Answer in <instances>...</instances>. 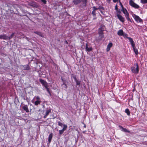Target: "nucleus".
Segmentation results:
<instances>
[{
	"label": "nucleus",
	"instance_id": "obj_20",
	"mask_svg": "<svg viewBox=\"0 0 147 147\" xmlns=\"http://www.w3.org/2000/svg\"><path fill=\"white\" fill-rule=\"evenodd\" d=\"M121 130L124 132H127L128 133H130V131L128 130L127 129L125 128H124L122 127H121Z\"/></svg>",
	"mask_w": 147,
	"mask_h": 147
},
{
	"label": "nucleus",
	"instance_id": "obj_36",
	"mask_svg": "<svg viewBox=\"0 0 147 147\" xmlns=\"http://www.w3.org/2000/svg\"><path fill=\"white\" fill-rule=\"evenodd\" d=\"M41 1L45 4L47 3V1L46 0H41Z\"/></svg>",
	"mask_w": 147,
	"mask_h": 147
},
{
	"label": "nucleus",
	"instance_id": "obj_43",
	"mask_svg": "<svg viewBox=\"0 0 147 147\" xmlns=\"http://www.w3.org/2000/svg\"><path fill=\"white\" fill-rule=\"evenodd\" d=\"M73 77L74 79L75 80V81H76V80H77L76 76H74Z\"/></svg>",
	"mask_w": 147,
	"mask_h": 147
},
{
	"label": "nucleus",
	"instance_id": "obj_38",
	"mask_svg": "<svg viewBox=\"0 0 147 147\" xmlns=\"http://www.w3.org/2000/svg\"><path fill=\"white\" fill-rule=\"evenodd\" d=\"M113 1L114 3L118 2L120 1V0H113Z\"/></svg>",
	"mask_w": 147,
	"mask_h": 147
},
{
	"label": "nucleus",
	"instance_id": "obj_39",
	"mask_svg": "<svg viewBox=\"0 0 147 147\" xmlns=\"http://www.w3.org/2000/svg\"><path fill=\"white\" fill-rule=\"evenodd\" d=\"M98 9H104V8L102 7L101 6H99V7L98 8Z\"/></svg>",
	"mask_w": 147,
	"mask_h": 147
},
{
	"label": "nucleus",
	"instance_id": "obj_12",
	"mask_svg": "<svg viewBox=\"0 0 147 147\" xmlns=\"http://www.w3.org/2000/svg\"><path fill=\"white\" fill-rule=\"evenodd\" d=\"M113 45V44L112 43L110 42L109 43L108 45L107 46V51H110V48L112 47Z\"/></svg>",
	"mask_w": 147,
	"mask_h": 147
},
{
	"label": "nucleus",
	"instance_id": "obj_24",
	"mask_svg": "<svg viewBox=\"0 0 147 147\" xmlns=\"http://www.w3.org/2000/svg\"><path fill=\"white\" fill-rule=\"evenodd\" d=\"M8 36H6L5 35H1V38H3L5 40H8Z\"/></svg>",
	"mask_w": 147,
	"mask_h": 147
},
{
	"label": "nucleus",
	"instance_id": "obj_2",
	"mask_svg": "<svg viewBox=\"0 0 147 147\" xmlns=\"http://www.w3.org/2000/svg\"><path fill=\"white\" fill-rule=\"evenodd\" d=\"M132 16L137 22L140 23H142L143 22L142 20L138 16H137L135 14H134L132 15Z\"/></svg>",
	"mask_w": 147,
	"mask_h": 147
},
{
	"label": "nucleus",
	"instance_id": "obj_11",
	"mask_svg": "<svg viewBox=\"0 0 147 147\" xmlns=\"http://www.w3.org/2000/svg\"><path fill=\"white\" fill-rule=\"evenodd\" d=\"M72 1L74 4L77 5L80 3L82 0H72Z\"/></svg>",
	"mask_w": 147,
	"mask_h": 147
},
{
	"label": "nucleus",
	"instance_id": "obj_13",
	"mask_svg": "<svg viewBox=\"0 0 147 147\" xmlns=\"http://www.w3.org/2000/svg\"><path fill=\"white\" fill-rule=\"evenodd\" d=\"M123 36L124 37V38H126L128 39L129 40V41L131 42V41H131V40L132 41H133V39L132 38H130V37H128L127 36H128V35L127 34H123Z\"/></svg>",
	"mask_w": 147,
	"mask_h": 147
},
{
	"label": "nucleus",
	"instance_id": "obj_45",
	"mask_svg": "<svg viewBox=\"0 0 147 147\" xmlns=\"http://www.w3.org/2000/svg\"><path fill=\"white\" fill-rule=\"evenodd\" d=\"M65 43H66L67 44H68V42H67V40H65Z\"/></svg>",
	"mask_w": 147,
	"mask_h": 147
},
{
	"label": "nucleus",
	"instance_id": "obj_41",
	"mask_svg": "<svg viewBox=\"0 0 147 147\" xmlns=\"http://www.w3.org/2000/svg\"><path fill=\"white\" fill-rule=\"evenodd\" d=\"M37 100H40V98L39 96H37L36 97Z\"/></svg>",
	"mask_w": 147,
	"mask_h": 147
},
{
	"label": "nucleus",
	"instance_id": "obj_35",
	"mask_svg": "<svg viewBox=\"0 0 147 147\" xmlns=\"http://www.w3.org/2000/svg\"><path fill=\"white\" fill-rule=\"evenodd\" d=\"M125 16L126 19L127 18H129V13H127V14H126L125 15Z\"/></svg>",
	"mask_w": 147,
	"mask_h": 147
},
{
	"label": "nucleus",
	"instance_id": "obj_10",
	"mask_svg": "<svg viewBox=\"0 0 147 147\" xmlns=\"http://www.w3.org/2000/svg\"><path fill=\"white\" fill-rule=\"evenodd\" d=\"M51 109H49L48 110H47L46 111V113L45 115H44L43 117L44 118H46L47 116L49 114V113H51Z\"/></svg>",
	"mask_w": 147,
	"mask_h": 147
},
{
	"label": "nucleus",
	"instance_id": "obj_44",
	"mask_svg": "<svg viewBox=\"0 0 147 147\" xmlns=\"http://www.w3.org/2000/svg\"><path fill=\"white\" fill-rule=\"evenodd\" d=\"M83 124L84 125V128H86V125L84 123H83Z\"/></svg>",
	"mask_w": 147,
	"mask_h": 147
},
{
	"label": "nucleus",
	"instance_id": "obj_28",
	"mask_svg": "<svg viewBox=\"0 0 147 147\" xmlns=\"http://www.w3.org/2000/svg\"><path fill=\"white\" fill-rule=\"evenodd\" d=\"M47 91L48 92V93L50 95H51V93L50 92L49 89V88H48V86H46L45 87Z\"/></svg>",
	"mask_w": 147,
	"mask_h": 147
},
{
	"label": "nucleus",
	"instance_id": "obj_18",
	"mask_svg": "<svg viewBox=\"0 0 147 147\" xmlns=\"http://www.w3.org/2000/svg\"><path fill=\"white\" fill-rule=\"evenodd\" d=\"M23 67L24 70H29L30 69L29 66L27 65L23 66Z\"/></svg>",
	"mask_w": 147,
	"mask_h": 147
},
{
	"label": "nucleus",
	"instance_id": "obj_37",
	"mask_svg": "<svg viewBox=\"0 0 147 147\" xmlns=\"http://www.w3.org/2000/svg\"><path fill=\"white\" fill-rule=\"evenodd\" d=\"M93 10H95V11H96V10L98 9V8H96L95 7V6H94L93 7Z\"/></svg>",
	"mask_w": 147,
	"mask_h": 147
},
{
	"label": "nucleus",
	"instance_id": "obj_29",
	"mask_svg": "<svg viewBox=\"0 0 147 147\" xmlns=\"http://www.w3.org/2000/svg\"><path fill=\"white\" fill-rule=\"evenodd\" d=\"M141 3L143 4L147 3V0H141Z\"/></svg>",
	"mask_w": 147,
	"mask_h": 147
},
{
	"label": "nucleus",
	"instance_id": "obj_7",
	"mask_svg": "<svg viewBox=\"0 0 147 147\" xmlns=\"http://www.w3.org/2000/svg\"><path fill=\"white\" fill-rule=\"evenodd\" d=\"M117 17H118V19L123 23L125 21L124 18L121 15L119 14H117L116 15Z\"/></svg>",
	"mask_w": 147,
	"mask_h": 147
},
{
	"label": "nucleus",
	"instance_id": "obj_15",
	"mask_svg": "<svg viewBox=\"0 0 147 147\" xmlns=\"http://www.w3.org/2000/svg\"><path fill=\"white\" fill-rule=\"evenodd\" d=\"M124 32L122 29H121L118 31L117 32V34L119 36H122L123 35Z\"/></svg>",
	"mask_w": 147,
	"mask_h": 147
},
{
	"label": "nucleus",
	"instance_id": "obj_8",
	"mask_svg": "<svg viewBox=\"0 0 147 147\" xmlns=\"http://www.w3.org/2000/svg\"><path fill=\"white\" fill-rule=\"evenodd\" d=\"M29 5L33 7H35L37 8L38 7V6L37 4L34 2H32L29 3Z\"/></svg>",
	"mask_w": 147,
	"mask_h": 147
},
{
	"label": "nucleus",
	"instance_id": "obj_46",
	"mask_svg": "<svg viewBox=\"0 0 147 147\" xmlns=\"http://www.w3.org/2000/svg\"><path fill=\"white\" fill-rule=\"evenodd\" d=\"M107 1L108 2H109L110 1V0H107Z\"/></svg>",
	"mask_w": 147,
	"mask_h": 147
},
{
	"label": "nucleus",
	"instance_id": "obj_47",
	"mask_svg": "<svg viewBox=\"0 0 147 147\" xmlns=\"http://www.w3.org/2000/svg\"><path fill=\"white\" fill-rule=\"evenodd\" d=\"M29 13V14H30V13Z\"/></svg>",
	"mask_w": 147,
	"mask_h": 147
},
{
	"label": "nucleus",
	"instance_id": "obj_19",
	"mask_svg": "<svg viewBox=\"0 0 147 147\" xmlns=\"http://www.w3.org/2000/svg\"><path fill=\"white\" fill-rule=\"evenodd\" d=\"M104 31V29L102 28V27H100L98 29V34L103 33V31Z\"/></svg>",
	"mask_w": 147,
	"mask_h": 147
},
{
	"label": "nucleus",
	"instance_id": "obj_26",
	"mask_svg": "<svg viewBox=\"0 0 147 147\" xmlns=\"http://www.w3.org/2000/svg\"><path fill=\"white\" fill-rule=\"evenodd\" d=\"M125 112L127 113V115L129 116L130 115V111H129V109H127L125 110Z\"/></svg>",
	"mask_w": 147,
	"mask_h": 147
},
{
	"label": "nucleus",
	"instance_id": "obj_4",
	"mask_svg": "<svg viewBox=\"0 0 147 147\" xmlns=\"http://www.w3.org/2000/svg\"><path fill=\"white\" fill-rule=\"evenodd\" d=\"M129 4L131 6L135 8H138L139 7V6L134 3L132 0H130L129 1Z\"/></svg>",
	"mask_w": 147,
	"mask_h": 147
},
{
	"label": "nucleus",
	"instance_id": "obj_6",
	"mask_svg": "<svg viewBox=\"0 0 147 147\" xmlns=\"http://www.w3.org/2000/svg\"><path fill=\"white\" fill-rule=\"evenodd\" d=\"M39 81L45 87L48 86V84L47 82L44 80L40 79H39Z\"/></svg>",
	"mask_w": 147,
	"mask_h": 147
},
{
	"label": "nucleus",
	"instance_id": "obj_42",
	"mask_svg": "<svg viewBox=\"0 0 147 147\" xmlns=\"http://www.w3.org/2000/svg\"><path fill=\"white\" fill-rule=\"evenodd\" d=\"M127 20L128 21H130V22H132L131 20H130V18H127Z\"/></svg>",
	"mask_w": 147,
	"mask_h": 147
},
{
	"label": "nucleus",
	"instance_id": "obj_16",
	"mask_svg": "<svg viewBox=\"0 0 147 147\" xmlns=\"http://www.w3.org/2000/svg\"><path fill=\"white\" fill-rule=\"evenodd\" d=\"M88 0H82V5L84 7H86V3Z\"/></svg>",
	"mask_w": 147,
	"mask_h": 147
},
{
	"label": "nucleus",
	"instance_id": "obj_33",
	"mask_svg": "<svg viewBox=\"0 0 147 147\" xmlns=\"http://www.w3.org/2000/svg\"><path fill=\"white\" fill-rule=\"evenodd\" d=\"M116 12L117 14H120L121 13V12L119 9L116 10Z\"/></svg>",
	"mask_w": 147,
	"mask_h": 147
},
{
	"label": "nucleus",
	"instance_id": "obj_40",
	"mask_svg": "<svg viewBox=\"0 0 147 147\" xmlns=\"http://www.w3.org/2000/svg\"><path fill=\"white\" fill-rule=\"evenodd\" d=\"M115 9L116 10H117L118 9V7H117V5H116L115 6Z\"/></svg>",
	"mask_w": 147,
	"mask_h": 147
},
{
	"label": "nucleus",
	"instance_id": "obj_5",
	"mask_svg": "<svg viewBox=\"0 0 147 147\" xmlns=\"http://www.w3.org/2000/svg\"><path fill=\"white\" fill-rule=\"evenodd\" d=\"M67 128V126L66 125L64 124L63 127L62 129L59 131V133L60 135H61L64 132V131L66 130Z\"/></svg>",
	"mask_w": 147,
	"mask_h": 147
},
{
	"label": "nucleus",
	"instance_id": "obj_31",
	"mask_svg": "<svg viewBox=\"0 0 147 147\" xmlns=\"http://www.w3.org/2000/svg\"><path fill=\"white\" fill-rule=\"evenodd\" d=\"M58 125L59 126H60L61 127H62L63 126V124L61 122H60V121H58Z\"/></svg>",
	"mask_w": 147,
	"mask_h": 147
},
{
	"label": "nucleus",
	"instance_id": "obj_32",
	"mask_svg": "<svg viewBox=\"0 0 147 147\" xmlns=\"http://www.w3.org/2000/svg\"><path fill=\"white\" fill-rule=\"evenodd\" d=\"M92 14L93 16H95L96 15V11L93 10L92 12Z\"/></svg>",
	"mask_w": 147,
	"mask_h": 147
},
{
	"label": "nucleus",
	"instance_id": "obj_1",
	"mask_svg": "<svg viewBox=\"0 0 147 147\" xmlns=\"http://www.w3.org/2000/svg\"><path fill=\"white\" fill-rule=\"evenodd\" d=\"M135 66H133L131 67V71L134 73L137 74L139 72L138 65L137 63H136L135 65Z\"/></svg>",
	"mask_w": 147,
	"mask_h": 147
},
{
	"label": "nucleus",
	"instance_id": "obj_34",
	"mask_svg": "<svg viewBox=\"0 0 147 147\" xmlns=\"http://www.w3.org/2000/svg\"><path fill=\"white\" fill-rule=\"evenodd\" d=\"M119 5H120V6H121L122 9L123 8H124L123 6V5L121 3V2L120 1H119Z\"/></svg>",
	"mask_w": 147,
	"mask_h": 147
},
{
	"label": "nucleus",
	"instance_id": "obj_9",
	"mask_svg": "<svg viewBox=\"0 0 147 147\" xmlns=\"http://www.w3.org/2000/svg\"><path fill=\"white\" fill-rule=\"evenodd\" d=\"M86 51H88V52H90L92 50V49L91 47H88V44L86 43V48H85Z\"/></svg>",
	"mask_w": 147,
	"mask_h": 147
},
{
	"label": "nucleus",
	"instance_id": "obj_22",
	"mask_svg": "<svg viewBox=\"0 0 147 147\" xmlns=\"http://www.w3.org/2000/svg\"><path fill=\"white\" fill-rule=\"evenodd\" d=\"M52 137L53 134L51 133L49 134L48 138V141L49 143H50L51 141Z\"/></svg>",
	"mask_w": 147,
	"mask_h": 147
},
{
	"label": "nucleus",
	"instance_id": "obj_30",
	"mask_svg": "<svg viewBox=\"0 0 147 147\" xmlns=\"http://www.w3.org/2000/svg\"><path fill=\"white\" fill-rule=\"evenodd\" d=\"M76 85H80L81 83V82L80 81H78L77 80H76L75 81Z\"/></svg>",
	"mask_w": 147,
	"mask_h": 147
},
{
	"label": "nucleus",
	"instance_id": "obj_27",
	"mask_svg": "<svg viewBox=\"0 0 147 147\" xmlns=\"http://www.w3.org/2000/svg\"><path fill=\"white\" fill-rule=\"evenodd\" d=\"M14 33H12L9 36V37L8 36V39L9 40V39L12 38H13V37L14 36Z\"/></svg>",
	"mask_w": 147,
	"mask_h": 147
},
{
	"label": "nucleus",
	"instance_id": "obj_3",
	"mask_svg": "<svg viewBox=\"0 0 147 147\" xmlns=\"http://www.w3.org/2000/svg\"><path fill=\"white\" fill-rule=\"evenodd\" d=\"M131 41V46L132 47L133 49L134 50V51L135 53V54L136 55H137L138 54V50L137 49L135 46V45L134 42V41Z\"/></svg>",
	"mask_w": 147,
	"mask_h": 147
},
{
	"label": "nucleus",
	"instance_id": "obj_25",
	"mask_svg": "<svg viewBox=\"0 0 147 147\" xmlns=\"http://www.w3.org/2000/svg\"><path fill=\"white\" fill-rule=\"evenodd\" d=\"M34 32L36 34H37L40 36L42 37L43 36V34H42V33L40 32Z\"/></svg>",
	"mask_w": 147,
	"mask_h": 147
},
{
	"label": "nucleus",
	"instance_id": "obj_23",
	"mask_svg": "<svg viewBox=\"0 0 147 147\" xmlns=\"http://www.w3.org/2000/svg\"><path fill=\"white\" fill-rule=\"evenodd\" d=\"M121 10L125 15L128 13V12H127V9H126L124 8V7Z\"/></svg>",
	"mask_w": 147,
	"mask_h": 147
},
{
	"label": "nucleus",
	"instance_id": "obj_21",
	"mask_svg": "<svg viewBox=\"0 0 147 147\" xmlns=\"http://www.w3.org/2000/svg\"><path fill=\"white\" fill-rule=\"evenodd\" d=\"M99 34V40H101L104 37V35L103 33L98 34Z\"/></svg>",
	"mask_w": 147,
	"mask_h": 147
},
{
	"label": "nucleus",
	"instance_id": "obj_14",
	"mask_svg": "<svg viewBox=\"0 0 147 147\" xmlns=\"http://www.w3.org/2000/svg\"><path fill=\"white\" fill-rule=\"evenodd\" d=\"M22 109L25 111L26 112L28 113L29 112V111L28 106L26 105H24L22 107Z\"/></svg>",
	"mask_w": 147,
	"mask_h": 147
},
{
	"label": "nucleus",
	"instance_id": "obj_17",
	"mask_svg": "<svg viewBox=\"0 0 147 147\" xmlns=\"http://www.w3.org/2000/svg\"><path fill=\"white\" fill-rule=\"evenodd\" d=\"M32 102L33 103H34L35 105L38 106V104H40L41 103V101L40 100H36L34 102L33 100H32Z\"/></svg>",
	"mask_w": 147,
	"mask_h": 147
}]
</instances>
